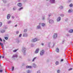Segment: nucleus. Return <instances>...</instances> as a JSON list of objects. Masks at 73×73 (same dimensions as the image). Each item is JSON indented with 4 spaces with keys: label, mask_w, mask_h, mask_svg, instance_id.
Here are the masks:
<instances>
[{
    "label": "nucleus",
    "mask_w": 73,
    "mask_h": 73,
    "mask_svg": "<svg viewBox=\"0 0 73 73\" xmlns=\"http://www.w3.org/2000/svg\"><path fill=\"white\" fill-rule=\"evenodd\" d=\"M27 73H31V71L29 70H28L27 71Z\"/></svg>",
    "instance_id": "nucleus-25"
},
{
    "label": "nucleus",
    "mask_w": 73,
    "mask_h": 73,
    "mask_svg": "<svg viewBox=\"0 0 73 73\" xmlns=\"http://www.w3.org/2000/svg\"><path fill=\"white\" fill-rule=\"evenodd\" d=\"M60 70H58L57 71V73H60Z\"/></svg>",
    "instance_id": "nucleus-40"
},
{
    "label": "nucleus",
    "mask_w": 73,
    "mask_h": 73,
    "mask_svg": "<svg viewBox=\"0 0 73 73\" xmlns=\"http://www.w3.org/2000/svg\"><path fill=\"white\" fill-rule=\"evenodd\" d=\"M3 70H0V72H1H1H3Z\"/></svg>",
    "instance_id": "nucleus-49"
},
{
    "label": "nucleus",
    "mask_w": 73,
    "mask_h": 73,
    "mask_svg": "<svg viewBox=\"0 0 73 73\" xmlns=\"http://www.w3.org/2000/svg\"><path fill=\"white\" fill-rule=\"evenodd\" d=\"M44 50H42L40 52V56H42L44 54Z\"/></svg>",
    "instance_id": "nucleus-3"
},
{
    "label": "nucleus",
    "mask_w": 73,
    "mask_h": 73,
    "mask_svg": "<svg viewBox=\"0 0 73 73\" xmlns=\"http://www.w3.org/2000/svg\"><path fill=\"white\" fill-rule=\"evenodd\" d=\"M57 37V33L54 34L53 36L54 38H56Z\"/></svg>",
    "instance_id": "nucleus-4"
},
{
    "label": "nucleus",
    "mask_w": 73,
    "mask_h": 73,
    "mask_svg": "<svg viewBox=\"0 0 73 73\" xmlns=\"http://www.w3.org/2000/svg\"><path fill=\"white\" fill-rule=\"evenodd\" d=\"M17 54H15L13 56L12 58H17Z\"/></svg>",
    "instance_id": "nucleus-6"
},
{
    "label": "nucleus",
    "mask_w": 73,
    "mask_h": 73,
    "mask_svg": "<svg viewBox=\"0 0 73 73\" xmlns=\"http://www.w3.org/2000/svg\"><path fill=\"white\" fill-rule=\"evenodd\" d=\"M37 73H40V70H38L37 71Z\"/></svg>",
    "instance_id": "nucleus-39"
},
{
    "label": "nucleus",
    "mask_w": 73,
    "mask_h": 73,
    "mask_svg": "<svg viewBox=\"0 0 73 73\" xmlns=\"http://www.w3.org/2000/svg\"><path fill=\"white\" fill-rule=\"evenodd\" d=\"M41 25L42 27H45V24L44 23H41Z\"/></svg>",
    "instance_id": "nucleus-21"
},
{
    "label": "nucleus",
    "mask_w": 73,
    "mask_h": 73,
    "mask_svg": "<svg viewBox=\"0 0 73 73\" xmlns=\"http://www.w3.org/2000/svg\"><path fill=\"white\" fill-rule=\"evenodd\" d=\"M23 37H27L28 36V34L27 33H24L23 36Z\"/></svg>",
    "instance_id": "nucleus-15"
},
{
    "label": "nucleus",
    "mask_w": 73,
    "mask_h": 73,
    "mask_svg": "<svg viewBox=\"0 0 73 73\" xmlns=\"http://www.w3.org/2000/svg\"><path fill=\"white\" fill-rule=\"evenodd\" d=\"M4 56H3L2 57V58H4Z\"/></svg>",
    "instance_id": "nucleus-56"
},
{
    "label": "nucleus",
    "mask_w": 73,
    "mask_h": 73,
    "mask_svg": "<svg viewBox=\"0 0 73 73\" xmlns=\"http://www.w3.org/2000/svg\"><path fill=\"white\" fill-rule=\"evenodd\" d=\"M49 23H50V24H51L52 23H54V21H53L51 19L49 21Z\"/></svg>",
    "instance_id": "nucleus-8"
},
{
    "label": "nucleus",
    "mask_w": 73,
    "mask_h": 73,
    "mask_svg": "<svg viewBox=\"0 0 73 73\" xmlns=\"http://www.w3.org/2000/svg\"><path fill=\"white\" fill-rule=\"evenodd\" d=\"M22 35L21 34H20V35L19 36V37H21V36Z\"/></svg>",
    "instance_id": "nucleus-42"
},
{
    "label": "nucleus",
    "mask_w": 73,
    "mask_h": 73,
    "mask_svg": "<svg viewBox=\"0 0 73 73\" xmlns=\"http://www.w3.org/2000/svg\"><path fill=\"white\" fill-rule=\"evenodd\" d=\"M1 58V56L0 57V58Z\"/></svg>",
    "instance_id": "nucleus-55"
},
{
    "label": "nucleus",
    "mask_w": 73,
    "mask_h": 73,
    "mask_svg": "<svg viewBox=\"0 0 73 73\" xmlns=\"http://www.w3.org/2000/svg\"><path fill=\"white\" fill-rule=\"evenodd\" d=\"M38 41V40H37V38H35L32 39L31 40V41L32 42H36V41Z\"/></svg>",
    "instance_id": "nucleus-2"
},
{
    "label": "nucleus",
    "mask_w": 73,
    "mask_h": 73,
    "mask_svg": "<svg viewBox=\"0 0 73 73\" xmlns=\"http://www.w3.org/2000/svg\"><path fill=\"white\" fill-rule=\"evenodd\" d=\"M23 8V7H21V8H20L19 9V11H21V10H22Z\"/></svg>",
    "instance_id": "nucleus-33"
},
{
    "label": "nucleus",
    "mask_w": 73,
    "mask_h": 73,
    "mask_svg": "<svg viewBox=\"0 0 73 73\" xmlns=\"http://www.w3.org/2000/svg\"><path fill=\"white\" fill-rule=\"evenodd\" d=\"M25 50H26V48L25 47H22V52L23 53H25Z\"/></svg>",
    "instance_id": "nucleus-1"
},
{
    "label": "nucleus",
    "mask_w": 73,
    "mask_h": 73,
    "mask_svg": "<svg viewBox=\"0 0 73 73\" xmlns=\"http://www.w3.org/2000/svg\"><path fill=\"white\" fill-rule=\"evenodd\" d=\"M50 1L51 3H55V0H50Z\"/></svg>",
    "instance_id": "nucleus-10"
},
{
    "label": "nucleus",
    "mask_w": 73,
    "mask_h": 73,
    "mask_svg": "<svg viewBox=\"0 0 73 73\" xmlns=\"http://www.w3.org/2000/svg\"><path fill=\"white\" fill-rule=\"evenodd\" d=\"M10 16L11 15L10 14L8 15L7 16V19H8V20H9V19L10 18Z\"/></svg>",
    "instance_id": "nucleus-12"
},
{
    "label": "nucleus",
    "mask_w": 73,
    "mask_h": 73,
    "mask_svg": "<svg viewBox=\"0 0 73 73\" xmlns=\"http://www.w3.org/2000/svg\"><path fill=\"white\" fill-rule=\"evenodd\" d=\"M27 31V29H25L24 30V32H26Z\"/></svg>",
    "instance_id": "nucleus-34"
},
{
    "label": "nucleus",
    "mask_w": 73,
    "mask_h": 73,
    "mask_svg": "<svg viewBox=\"0 0 73 73\" xmlns=\"http://www.w3.org/2000/svg\"><path fill=\"white\" fill-rule=\"evenodd\" d=\"M1 42H0V45H1Z\"/></svg>",
    "instance_id": "nucleus-59"
},
{
    "label": "nucleus",
    "mask_w": 73,
    "mask_h": 73,
    "mask_svg": "<svg viewBox=\"0 0 73 73\" xmlns=\"http://www.w3.org/2000/svg\"><path fill=\"white\" fill-rule=\"evenodd\" d=\"M18 50V49H17V50H14L13 51V52H17V51Z\"/></svg>",
    "instance_id": "nucleus-29"
},
{
    "label": "nucleus",
    "mask_w": 73,
    "mask_h": 73,
    "mask_svg": "<svg viewBox=\"0 0 73 73\" xmlns=\"http://www.w3.org/2000/svg\"><path fill=\"white\" fill-rule=\"evenodd\" d=\"M46 1H48V0H46Z\"/></svg>",
    "instance_id": "nucleus-60"
},
{
    "label": "nucleus",
    "mask_w": 73,
    "mask_h": 73,
    "mask_svg": "<svg viewBox=\"0 0 73 73\" xmlns=\"http://www.w3.org/2000/svg\"><path fill=\"white\" fill-rule=\"evenodd\" d=\"M23 73H25V72H24Z\"/></svg>",
    "instance_id": "nucleus-61"
},
{
    "label": "nucleus",
    "mask_w": 73,
    "mask_h": 73,
    "mask_svg": "<svg viewBox=\"0 0 73 73\" xmlns=\"http://www.w3.org/2000/svg\"><path fill=\"white\" fill-rule=\"evenodd\" d=\"M73 11V10L72 9H69L68 11V13H71Z\"/></svg>",
    "instance_id": "nucleus-9"
},
{
    "label": "nucleus",
    "mask_w": 73,
    "mask_h": 73,
    "mask_svg": "<svg viewBox=\"0 0 73 73\" xmlns=\"http://www.w3.org/2000/svg\"><path fill=\"white\" fill-rule=\"evenodd\" d=\"M14 69V67H12V71H13Z\"/></svg>",
    "instance_id": "nucleus-43"
},
{
    "label": "nucleus",
    "mask_w": 73,
    "mask_h": 73,
    "mask_svg": "<svg viewBox=\"0 0 73 73\" xmlns=\"http://www.w3.org/2000/svg\"><path fill=\"white\" fill-rule=\"evenodd\" d=\"M68 1L69 2H71V0H69Z\"/></svg>",
    "instance_id": "nucleus-53"
},
{
    "label": "nucleus",
    "mask_w": 73,
    "mask_h": 73,
    "mask_svg": "<svg viewBox=\"0 0 73 73\" xmlns=\"http://www.w3.org/2000/svg\"><path fill=\"white\" fill-rule=\"evenodd\" d=\"M56 52H57L58 53V52H59V49H58V48H56Z\"/></svg>",
    "instance_id": "nucleus-18"
},
{
    "label": "nucleus",
    "mask_w": 73,
    "mask_h": 73,
    "mask_svg": "<svg viewBox=\"0 0 73 73\" xmlns=\"http://www.w3.org/2000/svg\"><path fill=\"white\" fill-rule=\"evenodd\" d=\"M42 45H44V44L43 43L42 44Z\"/></svg>",
    "instance_id": "nucleus-54"
},
{
    "label": "nucleus",
    "mask_w": 73,
    "mask_h": 73,
    "mask_svg": "<svg viewBox=\"0 0 73 73\" xmlns=\"http://www.w3.org/2000/svg\"><path fill=\"white\" fill-rule=\"evenodd\" d=\"M63 60H64V59H62L61 60V61H63Z\"/></svg>",
    "instance_id": "nucleus-51"
},
{
    "label": "nucleus",
    "mask_w": 73,
    "mask_h": 73,
    "mask_svg": "<svg viewBox=\"0 0 73 73\" xmlns=\"http://www.w3.org/2000/svg\"><path fill=\"white\" fill-rule=\"evenodd\" d=\"M17 43H19V42H20V40H17Z\"/></svg>",
    "instance_id": "nucleus-37"
},
{
    "label": "nucleus",
    "mask_w": 73,
    "mask_h": 73,
    "mask_svg": "<svg viewBox=\"0 0 73 73\" xmlns=\"http://www.w3.org/2000/svg\"><path fill=\"white\" fill-rule=\"evenodd\" d=\"M30 46H31V47H32L33 46H34V45H33V44H31L30 45Z\"/></svg>",
    "instance_id": "nucleus-35"
},
{
    "label": "nucleus",
    "mask_w": 73,
    "mask_h": 73,
    "mask_svg": "<svg viewBox=\"0 0 73 73\" xmlns=\"http://www.w3.org/2000/svg\"><path fill=\"white\" fill-rule=\"evenodd\" d=\"M69 33H73V29H71L69 31Z\"/></svg>",
    "instance_id": "nucleus-19"
},
{
    "label": "nucleus",
    "mask_w": 73,
    "mask_h": 73,
    "mask_svg": "<svg viewBox=\"0 0 73 73\" xmlns=\"http://www.w3.org/2000/svg\"><path fill=\"white\" fill-rule=\"evenodd\" d=\"M19 31H17L16 33L17 34H19Z\"/></svg>",
    "instance_id": "nucleus-44"
},
{
    "label": "nucleus",
    "mask_w": 73,
    "mask_h": 73,
    "mask_svg": "<svg viewBox=\"0 0 73 73\" xmlns=\"http://www.w3.org/2000/svg\"><path fill=\"white\" fill-rule=\"evenodd\" d=\"M0 41H2V39H1L0 38Z\"/></svg>",
    "instance_id": "nucleus-48"
},
{
    "label": "nucleus",
    "mask_w": 73,
    "mask_h": 73,
    "mask_svg": "<svg viewBox=\"0 0 73 73\" xmlns=\"http://www.w3.org/2000/svg\"><path fill=\"white\" fill-rule=\"evenodd\" d=\"M59 8L60 9H62L64 8V7L62 6H60L59 7Z\"/></svg>",
    "instance_id": "nucleus-24"
},
{
    "label": "nucleus",
    "mask_w": 73,
    "mask_h": 73,
    "mask_svg": "<svg viewBox=\"0 0 73 73\" xmlns=\"http://www.w3.org/2000/svg\"><path fill=\"white\" fill-rule=\"evenodd\" d=\"M72 70V68H70V69H69L68 70Z\"/></svg>",
    "instance_id": "nucleus-38"
},
{
    "label": "nucleus",
    "mask_w": 73,
    "mask_h": 73,
    "mask_svg": "<svg viewBox=\"0 0 73 73\" xmlns=\"http://www.w3.org/2000/svg\"><path fill=\"white\" fill-rule=\"evenodd\" d=\"M11 23H12V21H9L7 22V24H11Z\"/></svg>",
    "instance_id": "nucleus-20"
},
{
    "label": "nucleus",
    "mask_w": 73,
    "mask_h": 73,
    "mask_svg": "<svg viewBox=\"0 0 73 73\" xmlns=\"http://www.w3.org/2000/svg\"><path fill=\"white\" fill-rule=\"evenodd\" d=\"M50 42H49V43H48V45H50Z\"/></svg>",
    "instance_id": "nucleus-50"
},
{
    "label": "nucleus",
    "mask_w": 73,
    "mask_h": 73,
    "mask_svg": "<svg viewBox=\"0 0 73 73\" xmlns=\"http://www.w3.org/2000/svg\"><path fill=\"white\" fill-rule=\"evenodd\" d=\"M37 57H34L33 59L32 60V62H33V61H35V60H36V58H37Z\"/></svg>",
    "instance_id": "nucleus-17"
},
{
    "label": "nucleus",
    "mask_w": 73,
    "mask_h": 73,
    "mask_svg": "<svg viewBox=\"0 0 73 73\" xmlns=\"http://www.w3.org/2000/svg\"><path fill=\"white\" fill-rule=\"evenodd\" d=\"M3 41H4V42H5V40H3Z\"/></svg>",
    "instance_id": "nucleus-57"
},
{
    "label": "nucleus",
    "mask_w": 73,
    "mask_h": 73,
    "mask_svg": "<svg viewBox=\"0 0 73 73\" xmlns=\"http://www.w3.org/2000/svg\"><path fill=\"white\" fill-rule=\"evenodd\" d=\"M1 25H2V23L0 22V27H1Z\"/></svg>",
    "instance_id": "nucleus-36"
},
{
    "label": "nucleus",
    "mask_w": 73,
    "mask_h": 73,
    "mask_svg": "<svg viewBox=\"0 0 73 73\" xmlns=\"http://www.w3.org/2000/svg\"><path fill=\"white\" fill-rule=\"evenodd\" d=\"M12 17L13 19H14V18H15V17L14 16H12Z\"/></svg>",
    "instance_id": "nucleus-45"
},
{
    "label": "nucleus",
    "mask_w": 73,
    "mask_h": 73,
    "mask_svg": "<svg viewBox=\"0 0 73 73\" xmlns=\"http://www.w3.org/2000/svg\"><path fill=\"white\" fill-rule=\"evenodd\" d=\"M17 25H15V27H17Z\"/></svg>",
    "instance_id": "nucleus-52"
},
{
    "label": "nucleus",
    "mask_w": 73,
    "mask_h": 73,
    "mask_svg": "<svg viewBox=\"0 0 73 73\" xmlns=\"http://www.w3.org/2000/svg\"><path fill=\"white\" fill-rule=\"evenodd\" d=\"M48 16L49 17H50V16H51V14H49V15H48Z\"/></svg>",
    "instance_id": "nucleus-47"
},
{
    "label": "nucleus",
    "mask_w": 73,
    "mask_h": 73,
    "mask_svg": "<svg viewBox=\"0 0 73 73\" xmlns=\"http://www.w3.org/2000/svg\"><path fill=\"white\" fill-rule=\"evenodd\" d=\"M60 20H61V17H59L57 18V22L60 21Z\"/></svg>",
    "instance_id": "nucleus-7"
},
{
    "label": "nucleus",
    "mask_w": 73,
    "mask_h": 73,
    "mask_svg": "<svg viewBox=\"0 0 73 73\" xmlns=\"http://www.w3.org/2000/svg\"><path fill=\"white\" fill-rule=\"evenodd\" d=\"M1 33H4L5 32V30H2L1 31Z\"/></svg>",
    "instance_id": "nucleus-23"
},
{
    "label": "nucleus",
    "mask_w": 73,
    "mask_h": 73,
    "mask_svg": "<svg viewBox=\"0 0 73 73\" xmlns=\"http://www.w3.org/2000/svg\"><path fill=\"white\" fill-rule=\"evenodd\" d=\"M72 6H73V4H71L69 5V7H72Z\"/></svg>",
    "instance_id": "nucleus-30"
},
{
    "label": "nucleus",
    "mask_w": 73,
    "mask_h": 73,
    "mask_svg": "<svg viewBox=\"0 0 73 73\" xmlns=\"http://www.w3.org/2000/svg\"><path fill=\"white\" fill-rule=\"evenodd\" d=\"M1 46L2 48H3L4 46H3V44L2 43H1Z\"/></svg>",
    "instance_id": "nucleus-22"
},
{
    "label": "nucleus",
    "mask_w": 73,
    "mask_h": 73,
    "mask_svg": "<svg viewBox=\"0 0 73 73\" xmlns=\"http://www.w3.org/2000/svg\"><path fill=\"white\" fill-rule=\"evenodd\" d=\"M60 16L62 17H64V14H60Z\"/></svg>",
    "instance_id": "nucleus-28"
},
{
    "label": "nucleus",
    "mask_w": 73,
    "mask_h": 73,
    "mask_svg": "<svg viewBox=\"0 0 73 73\" xmlns=\"http://www.w3.org/2000/svg\"><path fill=\"white\" fill-rule=\"evenodd\" d=\"M40 23H39V25H38L37 27V29H41V27L40 26Z\"/></svg>",
    "instance_id": "nucleus-14"
},
{
    "label": "nucleus",
    "mask_w": 73,
    "mask_h": 73,
    "mask_svg": "<svg viewBox=\"0 0 73 73\" xmlns=\"http://www.w3.org/2000/svg\"><path fill=\"white\" fill-rule=\"evenodd\" d=\"M55 64H56V65H58V62H57V61H56V63H55Z\"/></svg>",
    "instance_id": "nucleus-31"
},
{
    "label": "nucleus",
    "mask_w": 73,
    "mask_h": 73,
    "mask_svg": "<svg viewBox=\"0 0 73 73\" xmlns=\"http://www.w3.org/2000/svg\"><path fill=\"white\" fill-rule=\"evenodd\" d=\"M42 20H44L45 19V17L44 16L42 17Z\"/></svg>",
    "instance_id": "nucleus-27"
},
{
    "label": "nucleus",
    "mask_w": 73,
    "mask_h": 73,
    "mask_svg": "<svg viewBox=\"0 0 73 73\" xmlns=\"http://www.w3.org/2000/svg\"><path fill=\"white\" fill-rule=\"evenodd\" d=\"M26 68H32V66H26Z\"/></svg>",
    "instance_id": "nucleus-16"
},
{
    "label": "nucleus",
    "mask_w": 73,
    "mask_h": 73,
    "mask_svg": "<svg viewBox=\"0 0 73 73\" xmlns=\"http://www.w3.org/2000/svg\"><path fill=\"white\" fill-rule=\"evenodd\" d=\"M36 64L33 63V67L34 68H36Z\"/></svg>",
    "instance_id": "nucleus-11"
},
{
    "label": "nucleus",
    "mask_w": 73,
    "mask_h": 73,
    "mask_svg": "<svg viewBox=\"0 0 73 73\" xmlns=\"http://www.w3.org/2000/svg\"><path fill=\"white\" fill-rule=\"evenodd\" d=\"M5 28V29H6L7 28V27Z\"/></svg>",
    "instance_id": "nucleus-58"
},
{
    "label": "nucleus",
    "mask_w": 73,
    "mask_h": 73,
    "mask_svg": "<svg viewBox=\"0 0 73 73\" xmlns=\"http://www.w3.org/2000/svg\"><path fill=\"white\" fill-rule=\"evenodd\" d=\"M16 9V7H13V11H15Z\"/></svg>",
    "instance_id": "nucleus-26"
},
{
    "label": "nucleus",
    "mask_w": 73,
    "mask_h": 73,
    "mask_svg": "<svg viewBox=\"0 0 73 73\" xmlns=\"http://www.w3.org/2000/svg\"><path fill=\"white\" fill-rule=\"evenodd\" d=\"M3 3H6L7 2V1H6V0H3Z\"/></svg>",
    "instance_id": "nucleus-32"
},
{
    "label": "nucleus",
    "mask_w": 73,
    "mask_h": 73,
    "mask_svg": "<svg viewBox=\"0 0 73 73\" xmlns=\"http://www.w3.org/2000/svg\"><path fill=\"white\" fill-rule=\"evenodd\" d=\"M68 19H66V21H68Z\"/></svg>",
    "instance_id": "nucleus-46"
},
{
    "label": "nucleus",
    "mask_w": 73,
    "mask_h": 73,
    "mask_svg": "<svg viewBox=\"0 0 73 73\" xmlns=\"http://www.w3.org/2000/svg\"><path fill=\"white\" fill-rule=\"evenodd\" d=\"M38 51H39V48H37L35 51V53L37 54L38 53Z\"/></svg>",
    "instance_id": "nucleus-5"
},
{
    "label": "nucleus",
    "mask_w": 73,
    "mask_h": 73,
    "mask_svg": "<svg viewBox=\"0 0 73 73\" xmlns=\"http://www.w3.org/2000/svg\"><path fill=\"white\" fill-rule=\"evenodd\" d=\"M17 5L20 7L21 6H22V4L21 3H19Z\"/></svg>",
    "instance_id": "nucleus-13"
},
{
    "label": "nucleus",
    "mask_w": 73,
    "mask_h": 73,
    "mask_svg": "<svg viewBox=\"0 0 73 73\" xmlns=\"http://www.w3.org/2000/svg\"><path fill=\"white\" fill-rule=\"evenodd\" d=\"M5 40H8V37H5Z\"/></svg>",
    "instance_id": "nucleus-41"
}]
</instances>
